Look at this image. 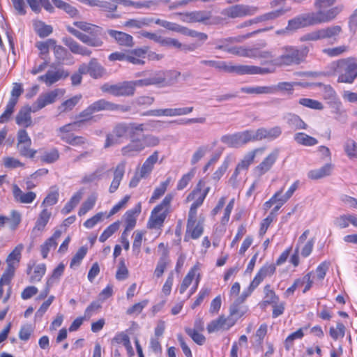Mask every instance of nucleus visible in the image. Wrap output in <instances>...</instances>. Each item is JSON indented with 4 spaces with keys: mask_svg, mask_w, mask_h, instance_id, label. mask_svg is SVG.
Instances as JSON below:
<instances>
[{
    "mask_svg": "<svg viewBox=\"0 0 357 357\" xmlns=\"http://www.w3.org/2000/svg\"><path fill=\"white\" fill-rule=\"evenodd\" d=\"M104 93L114 96H132L135 93L134 84L131 81H124L115 84L105 83L100 87Z\"/></svg>",
    "mask_w": 357,
    "mask_h": 357,
    "instance_id": "8",
    "label": "nucleus"
},
{
    "mask_svg": "<svg viewBox=\"0 0 357 357\" xmlns=\"http://www.w3.org/2000/svg\"><path fill=\"white\" fill-rule=\"evenodd\" d=\"M125 136H128V123H121L117 124L114 128L112 133L107 135L105 148L118 144L119 139Z\"/></svg>",
    "mask_w": 357,
    "mask_h": 357,
    "instance_id": "13",
    "label": "nucleus"
},
{
    "mask_svg": "<svg viewBox=\"0 0 357 357\" xmlns=\"http://www.w3.org/2000/svg\"><path fill=\"white\" fill-rule=\"evenodd\" d=\"M281 55L271 62L276 66H291L298 64L303 60V57L307 53L308 50L304 47L301 50L294 46H285L282 48Z\"/></svg>",
    "mask_w": 357,
    "mask_h": 357,
    "instance_id": "5",
    "label": "nucleus"
},
{
    "mask_svg": "<svg viewBox=\"0 0 357 357\" xmlns=\"http://www.w3.org/2000/svg\"><path fill=\"white\" fill-rule=\"evenodd\" d=\"M35 31L40 38H45L52 33L53 29L50 25L40 21L35 24Z\"/></svg>",
    "mask_w": 357,
    "mask_h": 357,
    "instance_id": "63",
    "label": "nucleus"
},
{
    "mask_svg": "<svg viewBox=\"0 0 357 357\" xmlns=\"http://www.w3.org/2000/svg\"><path fill=\"white\" fill-rule=\"evenodd\" d=\"M63 93L64 90L56 89L48 93L40 95L33 105V112H35L45 107L46 105L54 102L58 96L59 94L63 95Z\"/></svg>",
    "mask_w": 357,
    "mask_h": 357,
    "instance_id": "14",
    "label": "nucleus"
},
{
    "mask_svg": "<svg viewBox=\"0 0 357 357\" xmlns=\"http://www.w3.org/2000/svg\"><path fill=\"white\" fill-rule=\"evenodd\" d=\"M221 142L231 148H239L237 132L222 135Z\"/></svg>",
    "mask_w": 357,
    "mask_h": 357,
    "instance_id": "64",
    "label": "nucleus"
},
{
    "mask_svg": "<svg viewBox=\"0 0 357 357\" xmlns=\"http://www.w3.org/2000/svg\"><path fill=\"white\" fill-rule=\"evenodd\" d=\"M175 15H180L181 20L186 23L203 22L211 18V13L206 10L177 13Z\"/></svg>",
    "mask_w": 357,
    "mask_h": 357,
    "instance_id": "17",
    "label": "nucleus"
},
{
    "mask_svg": "<svg viewBox=\"0 0 357 357\" xmlns=\"http://www.w3.org/2000/svg\"><path fill=\"white\" fill-rule=\"evenodd\" d=\"M282 128L280 126H275L271 128H259L255 131L256 141L267 139L273 141L282 135Z\"/></svg>",
    "mask_w": 357,
    "mask_h": 357,
    "instance_id": "18",
    "label": "nucleus"
},
{
    "mask_svg": "<svg viewBox=\"0 0 357 357\" xmlns=\"http://www.w3.org/2000/svg\"><path fill=\"white\" fill-rule=\"evenodd\" d=\"M24 248L22 244L17 245L15 249L8 255L6 263L8 267H15L14 262L19 263L21 259V252Z\"/></svg>",
    "mask_w": 357,
    "mask_h": 357,
    "instance_id": "50",
    "label": "nucleus"
},
{
    "mask_svg": "<svg viewBox=\"0 0 357 357\" xmlns=\"http://www.w3.org/2000/svg\"><path fill=\"white\" fill-rule=\"evenodd\" d=\"M119 227H120V222L119 220L111 224L101 234V235L99 237V241L101 243H104L105 241H106L111 236H112L119 229Z\"/></svg>",
    "mask_w": 357,
    "mask_h": 357,
    "instance_id": "58",
    "label": "nucleus"
},
{
    "mask_svg": "<svg viewBox=\"0 0 357 357\" xmlns=\"http://www.w3.org/2000/svg\"><path fill=\"white\" fill-rule=\"evenodd\" d=\"M265 151V148L261 147L255 149L247 154L245 155L243 158L241 160L240 162L238 163V168H242L243 169H248L249 166L254 162L255 156L258 153L262 154Z\"/></svg>",
    "mask_w": 357,
    "mask_h": 357,
    "instance_id": "39",
    "label": "nucleus"
},
{
    "mask_svg": "<svg viewBox=\"0 0 357 357\" xmlns=\"http://www.w3.org/2000/svg\"><path fill=\"white\" fill-rule=\"evenodd\" d=\"M335 72L338 75L337 82L352 84L357 77V61L354 57L338 60L335 63Z\"/></svg>",
    "mask_w": 357,
    "mask_h": 357,
    "instance_id": "4",
    "label": "nucleus"
},
{
    "mask_svg": "<svg viewBox=\"0 0 357 357\" xmlns=\"http://www.w3.org/2000/svg\"><path fill=\"white\" fill-rule=\"evenodd\" d=\"M59 188L56 186H52L50 191L44 199L42 205L53 206L56 204L59 199Z\"/></svg>",
    "mask_w": 357,
    "mask_h": 357,
    "instance_id": "57",
    "label": "nucleus"
},
{
    "mask_svg": "<svg viewBox=\"0 0 357 357\" xmlns=\"http://www.w3.org/2000/svg\"><path fill=\"white\" fill-rule=\"evenodd\" d=\"M321 39H333L337 40V38L342 32V26L340 25H332L319 29Z\"/></svg>",
    "mask_w": 357,
    "mask_h": 357,
    "instance_id": "29",
    "label": "nucleus"
},
{
    "mask_svg": "<svg viewBox=\"0 0 357 357\" xmlns=\"http://www.w3.org/2000/svg\"><path fill=\"white\" fill-rule=\"evenodd\" d=\"M79 71L81 73L89 74L93 79L101 78L106 74V70L95 58L91 59L88 64H81Z\"/></svg>",
    "mask_w": 357,
    "mask_h": 357,
    "instance_id": "12",
    "label": "nucleus"
},
{
    "mask_svg": "<svg viewBox=\"0 0 357 357\" xmlns=\"http://www.w3.org/2000/svg\"><path fill=\"white\" fill-rule=\"evenodd\" d=\"M201 64L208 66L215 69L225 70L227 72H235L236 73V66H228L224 61H214V60H202Z\"/></svg>",
    "mask_w": 357,
    "mask_h": 357,
    "instance_id": "44",
    "label": "nucleus"
},
{
    "mask_svg": "<svg viewBox=\"0 0 357 357\" xmlns=\"http://www.w3.org/2000/svg\"><path fill=\"white\" fill-rule=\"evenodd\" d=\"M63 43L67 46L72 53L89 56L91 51L88 48L80 45L77 42L70 37H65L62 39Z\"/></svg>",
    "mask_w": 357,
    "mask_h": 357,
    "instance_id": "24",
    "label": "nucleus"
},
{
    "mask_svg": "<svg viewBox=\"0 0 357 357\" xmlns=\"http://www.w3.org/2000/svg\"><path fill=\"white\" fill-rule=\"evenodd\" d=\"M238 139L239 147L248 144L250 142H255V131L247 130L243 132H238Z\"/></svg>",
    "mask_w": 357,
    "mask_h": 357,
    "instance_id": "52",
    "label": "nucleus"
},
{
    "mask_svg": "<svg viewBox=\"0 0 357 357\" xmlns=\"http://www.w3.org/2000/svg\"><path fill=\"white\" fill-rule=\"evenodd\" d=\"M236 73L238 75H265L275 71L273 68H261L255 66L240 65L236 66Z\"/></svg>",
    "mask_w": 357,
    "mask_h": 357,
    "instance_id": "21",
    "label": "nucleus"
},
{
    "mask_svg": "<svg viewBox=\"0 0 357 357\" xmlns=\"http://www.w3.org/2000/svg\"><path fill=\"white\" fill-rule=\"evenodd\" d=\"M91 109L92 112L94 113L98 112L100 111L107 110V111H122V112H128L129 110V107L123 106L113 103L112 102L107 101L105 99H100L93 102L92 104L89 105Z\"/></svg>",
    "mask_w": 357,
    "mask_h": 357,
    "instance_id": "15",
    "label": "nucleus"
},
{
    "mask_svg": "<svg viewBox=\"0 0 357 357\" xmlns=\"http://www.w3.org/2000/svg\"><path fill=\"white\" fill-rule=\"evenodd\" d=\"M210 191V187H205V182L200 180L196 187L188 194L186 202H192L188 213L197 214V208L201 206Z\"/></svg>",
    "mask_w": 357,
    "mask_h": 357,
    "instance_id": "6",
    "label": "nucleus"
},
{
    "mask_svg": "<svg viewBox=\"0 0 357 357\" xmlns=\"http://www.w3.org/2000/svg\"><path fill=\"white\" fill-rule=\"evenodd\" d=\"M16 123L19 126L27 128L32 124L31 117V108L22 109L16 116Z\"/></svg>",
    "mask_w": 357,
    "mask_h": 357,
    "instance_id": "41",
    "label": "nucleus"
},
{
    "mask_svg": "<svg viewBox=\"0 0 357 357\" xmlns=\"http://www.w3.org/2000/svg\"><path fill=\"white\" fill-rule=\"evenodd\" d=\"M65 269V265L63 263H60L52 271V273L50 278H47V282L49 285H54L58 282L59 278L63 275Z\"/></svg>",
    "mask_w": 357,
    "mask_h": 357,
    "instance_id": "59",
    "label": "nucleus"
},
{
    "mask_svg": "<svg viewBox=\"0 0 357 357\" xmlns=\"http://www.w3.org/2000/svg\"><path fill=\"white\" fill-rule=\"evenodd\" d=\"M294 141L302 146H313L318 144V140L304 132H297L294 135Z\"/></svg>",
    "mask_w": 357,
    "mask_h": 357,
    "instance_id": "43",
    "label": "nucleus"
},
{
    "mask_svg": "<svg viewBox=\"0 0 357 357\" xmlns=\"http://www.w3.org/2000/svg\"><path fill=\"white\" fill-rule=\"evenodd\" d=\"M40 158L43 162L53 163L59 158V152L57 149L53 148L49 151H45Z\"/></svg>",
    "mask_w": 357,
    "mask_h": 357,
    "instance_id": "55",
    "label": "nucleus"
},
{
    "mask_svg": "<svg viewBox=\"0 0 357 357\" xmlns=\"http://www.w3.org/2000/svg\"><path fill=\"white\" fill-rule=\"evenodd\" d=\"M170 182L171 178L169 177L165 181L160 183V185L155 188L153 195L149 199V203H153L160 197H162L165 193Z\"/></svg>",
    "mask_w": 357,
    "mask_h": 357,
    "instance_id": "49",
    "label": "nucleus"
},
{
    "mask_svg": "<svg viewBox=\"0 0 357 357\" xmlns=\"http://www.w3.org/2000/svg\"><path fill=\"white\" fill-rule=\"evenodd\" d=\"M61 235V231L56 230L50 238H49L43 245H41L40 251L43 259L47 258L51 249L56 248L57 245L56 240L60 238Z\"/></svg>",
    "mask_w": 357,
    "mask_h": 357,
    "instance_id": "33",
    "label": "nucleus"
},
{
    "mask_svg": "<svg viewBox=\"0 0 357 357\" xmlns=\"http://www.w3.org/2000/svg\"><path fill=\"white\" fill-rule=\"evenodd\" d=\"M147 53V47L137 48L132 50L126 56V61L134 65H143L144 61L142 59L145 58Z\"/></svg>",
    "mask_w": 357,
    "mask_h": 357,
    "instance_id": "30",
    "label": "nucleus"
},
{
    "mask_svg": "<svg viewBox=\"0 0 357 357\" xmlns=\"http://www.w3.org/2000/svg\"><path fill=\"white\" fill-rule=\"evenodd\" d=\"M174 199V195L168 193L165 198L151 211V216L147 222L149 229H160L170 213L171 203Z\"/></svg>",
    "mask_w": 357,
    "mask_h": 357,
    "instance_id": "3",
    "label": "nucleus"
},
{
    "mask_svg": "<svg viewBox=\"0 0 357 357\" xmlns=\"http://www.w3.org/2000/svg\"><path fill=\"white\" fill-rule=\"evenodd\" d=\"M145 149V145L141 140H130V143L123 147L122 154L125 156H133L142 151Z\"/></svg>",
    "mask_w": 357,
    "mask_h": 357,
    "instance_id": "32",
    "label": "nucleus"
},
{
    "mask_svg": "<svg viewBox=\"0 0 357 357\" xmlns=\"http://www.w3.org/2000/svg\"><path fill=\"white\" fill-rule=\"evenodd\" d=\"M290 10V8H280L276 10L271 11L268 13H266L264 15H261L259 17H257L255 20H250L248 22L245 23V25L251 24L252 23H257L259 22H264V21H271L274 20L282 15H284L287 12Z\"/></svg>",
    "mask_w": 357,
    "mask_h": 357,
    "instance_id": "28",
    "label": "nucleus"
},
{
    "mask_svg": "<svg viewBox=\"0 0 357 357\" xmlns=\"http://www.w3.org/2000/svg\"><path fill=\"white\" fill-rule=\"evenodd\" d=\"M204 230V219L198 220L197 214L188 213L184 241L188 242L190 239H198L203 234Z\"/></svg>",
    "mask_w": 357,
    "mask_h": 357,
    "instance_id": "7",
    "label": "nucleus"
},
{
    "mask_svg": "<svg viewBox=\"0 0 357 357\" xmlns=\"http://www.w3.org/2000/svg\"><path fill=\"white\" fill-rule=\"evenodd\" d=\"M51 217V213L47 209H43L39 214V216L36 222L33 227V231H42L47 225L50 218Z\"/></svg>",
    "mask_w": 357,
    "mask_h": 357,
    "instance_id": "48",
    "label": "nucleus"
},
{
    "mask_svg": "<svg viewBox=\"0 0 357 357\" xmlns=\"http://www.w3.org/2000/svg\"><path fill=\"white\" fill-rule=\"evenodd\" d=\"M146 125L144 123H137L135 122L128 123V137L130 140H139L138 137L144 131L146 130Z\"/></svg>",
    "mask_w": 357,
    "mask_h": 357,
    "instance_id": "38",
    "label": "nucleus"
},
{
    "mask_svg": "<svg viewBox=\"0 0 357 357\" xmlns=\"http://www.w3.org/2000/svg\"><path fill=\"white\" fill-rule=\"evenodd\" d=\"M86 253L87 248L84 246L81 247L72 258L70 264V267L71 268L78 267L80 265L84 257L86 256Z\"/></svg>",
    "mask_w": 357,
    "mask_h": 357,
    "instance_id": "61",
    "label": "nucleus"
},
{
    "mask_svg": "<svg viewBox=\"0 0 357 357\" xmlns=\"http://www.w3.org/2000/svg\"><path fill=\"white\" fill-rule=\"evenodd\" d=\"M125 173V164H119L114 172V178L109 186V191L110 193H114L119 188L120 183Z\"/></svg>",
    "mask_w": 357,
    "mask_h": 357,
    "instance_id": "37",
    "label": "nucleus"
},
{
    "mask_svg": "<svg viewBox=\"0 0 357 357\" xmlns=\"http://www.w3.org/2000/svg\"><path fill=\"white\" fill-rule=\"evenodd\" d=\"M341 102L340 101L335 102V107L333 113L335 114V119L341 123H346L348 120V116L344 109L341 108Z\"/></svg>",
    "mask_w": 357,
    "mask_h": 357,
    "instance_id": "62",
    "label": "nucleus"
},
{
    "mask_svg": "<svg viewBox=\"0 0 357 357\" xmlns=\"http://www.w3.org/2000/svg\"><path fill=\"white\" fill-rule=\"evenodd\" d=\"M33 267L31 265L28 266L26 273L28 275L31 274L30 276L29 281L31 283L40 282L45 274L46 266L45 264H40L33 266V272L31 273Z\"/></svg>",
    "mask_w": 357,
    "mask_h": 357,
    "instance_id": "35",
    "label": "nucleus"
},
{
    "mask_svg": "<svg viewBox=\"0 0 357 357\" xmlns=\"http://www.w3.org/2000/svg\"><path fill=\"white\" fill-rule=\"evenodd\" d=\"M153 23V17H142L129 19L124 22L123 25L130 29H141L151 26Z\"/></svg>",
    "mask_w": 357,
    "mask_h": 357,
    "instance_id": "23",
    "label": "nucleus"
},
{
    "mask_svg": "<svg viewBox=\"0 0 357 357\" xmlns=\"http://www.w3.org/2000/svg\"><path fill=\"white\" fill-rule=\"evenodd\" d=\"M82 98V95L79 94L63 102L59 107V113H66L71 111Z\"/></svg>",
    "mask_w": 357,
    "mask_h": 357,
    "instance_id": "46",
    "label": "nucleus"
},
{
    "mask_svg": "<svg viewBox=\"0 0 357 357\" xmlns=\"http://www.w3.org/2000/svg\"><path fill=\"white\" fill-rule=\"evenodd\" d=\"M257 7L237 4L224 9L222 11V14L231 18H237L253 15L257 13Z\"/></svg>",
    "mask_w": 357,
    "mask_h": 357,
    "instance_id": "9",
    "label": "nucleus"
},
{
    "mask_svg": "<svg viewBox=\"0 0 357 357\" xmlns=\"http://www.w3.org/2000/svg\"><path fill=\"white\" fill-rule=\"evenodd\" d=\"M73 24L78 29L89 33L86 34L71 26H68L67 30L83 43L94 47L102 45L103 41L100 37L102 30L101 27L82 21L75 22Z\"/></svg>",
    "mask_w": 357,
    "mask_h": 357,
    "instance_id": "2",
    "label": "nucleus"
},
{
    "mask_svg": "<svg viewBox=\"0 0 357 357\" xmlns=\"http://www.w3.org/2000/svg\"><path fill=\"white\" fill-rule=\"evenodd\" d=\"M280 150H273L257 166L253 169V174L255 176L261 177L273 167L278 158Z\"/></svg>",
    "mask_w": 357,
    "mask_h": 357,
    "instance_id": "10",
    "label": "nucleus"
},
{
    "mask_svg": "<svg viewBox=\"0 0 357 357\" xmlns=\"http://www.w3.org/2000/svg\"><path fill=\"white\" fill-rule=\"evenodd\" d=\"M159 152L155 151L150 156H149L143 163L140 172L141 177H147L153 171L155 164L158 162Z\"/></svg>",
    "mask_w": 357,
    "mask_h": 357,
    "instance_id": "31",
    "label": "nucleus"
},
{
    "mask_svg": "<svg viewBox=\"0 0 357 357\" xmlns=\"http://www.w3.org/2000/svg\"><path fill=\"white\" fill-rule=\"evenodd\" d=\"M12 190L13 197L17 202L31 204L36 198V194L34 192H24L16 184L13 185Z\"/></svg>",
    "mask_w": 357,
    "mask_h": 357,
    "instance_id": "22",
    "label": "nucleus"
},
{
    "mask_svg": "<svg viewBox=\"0 0 357 357\" xmlns=\"http://www.w3.org/2000/svg\"><path fill=\"white\" fill-rule=\"evenodd\" d=\"M344 10L342 3L331 7L328 10H316L303 13L289 20L286 30H296L303 27L326 24L334 21Z\"/></svg>",
    "mask_w": 357,
    "mask_h": 357,
    "instance_id": "1",
    "label": "nucleus"
},
{
    "mask_svg": "<svg viewBox=\"0 0 357 357\" xmlns=\"http://www.w3.org/2000/svg\"><path fill=\"white\" fill-rule=\"evenodd\" d=\"M284 119L289 126L294 130H305L307 128V124L296 114H288Z\"/></svg>",
    "mask_w": 357,
    "mask_h": 357,
    "instance_id": "42",
    "label": "nucleus"
},
{
    "mask_svg": "<svg viewBox=\"0 0 357 357\" xmlns=\"http://www.w3.org/2000/svg\"><path fill=\"white\" fill-rule=\"evenodd\" d=\"M218 48L238 56L250 58V56H252L251 54L252 47L245 46L225 47L223 45H219Z\"/></svg>",
    "mask_w": 357,
    "mask_h": 357,
    "instance_id": "34",
    "label": "nucleus"
},
{
    "mask_svg": "<svg viewBox=\"0 0 357 357\" xmlns=\"http://www.w3.org/2000/svg\"><path fill=\"white\" fill-rule=\"evenodd\" d=\"M83 192L79 190L77 192H75L69 202L66 203V204L64 206V207L61 210V213L64 215L68 214L70 213L73 208L79 204L80 202L82 197Z\"/></svg>",
    "mask_w": 357,
    "mask_h": 357,
    "instance_id": "47",
    "label": "nucleus"
},
{
    "mask_svg": "<svg viewBox=\"0 0 357 357\" xmlns=\"http://www.w3.org/2000/svg\"><path fill=\"white\" fill-rule=\"evenodd\" d=\"M31 139L24 129H21L17 132V148L20 154L23 156L33 158L36 153V150L31 149Z\"/></svg>",
    "mask_w": 357,
    "mask_h": 357,
    "instance_id": "11",
    "label": "nucleus"
},
{
    "mask_svg": "<svg viewBox=\"0 0 357 357\" xmlns=\"http://www.w3.org/2000/svg\"><path fill=\"white\" fill-rule=\"evenodd\" d=\"M241 91L248 94H271V85L243 87Z\"/></svg>",
    "mask_w": 357,
    "mask_h": 357,
    "instance_id": "51",
    "label": "nucleus"
},
{
    "mask_svg": "<svg viewBox=\"0 0 357 357\" xmlns=\"http://www.w3.org/2000/svg\"><path fill=\"white\" fill-rule=\"evenodd\" d=\"M104 170H105V167H101L98 168L93 172L85 175L82 179V183H92L96 181L100 180L103 175Z\"/></svg>",
    "mask_w": 357,
    "mask_h": 357,
    "instance_id": "60",
    "label": "nucleus"
},
{
    "mask_svg": "<svg viewBox=\"0 0 357 357\" xmlns=\"http://www.w3.org/2000/svg\"><path fill=\"white\" fill-rule=\"evenodd\" d=\"M344 151L346 155L350 158L357 159V142L349 138L344 144Z\"/></svg>",
    "mask_w": 357,
    "mask_h": 357,
    "instance_id": "53",
    "label": "nucleus"
},
{
    "mask_svg": "<svg viewBox=\"0 0 357 357\" xmlns=\"http://www.w3.org/2000/svg\"><path fill=\"white\" fill-rule=\"evenodd\" d=\"M97 196L96 195H91L82 203L81 207L79 209L78 215L82 216L85 215L89 211L91 210L96 202Z\"/></svg>",
    "mask_w": 357,
    "mask_h": 357,
    "instance_id": "56",
    "label": "nucleus"
},
{
    "mask_svg": "<svg viewBox=\"0 0 357 357\" xmlns=\"http://www.w3.org/2000/svg\"><path fill=\"white\" fill-rule=\"evenodd\" d=\"M54 6L61 10H63L70 17H75L78 14V10L72 5L62 0H52Z\"/></svg>",
    "mask_w": 357,
    "mask_h": 357,
    "instance_id": "54",
    "label": "nucleus"
},
{
    "mask_svg": "<svg viewBox=\"0 0 357 357\" xmlns=\"http://www.w3.org/2000/svg\"><path fill=\"white\" fill-rule=\"evenodd\" d=\"M199 268L197 266H194L187 273V275L183 278L180 287H179V293L183 294L186 289L189 287V286L192 284V280L197 277V274L199 273Z\"/></svg>",
    "mask_w": 357,
    "mask_h": 357,
    "instance_id": "40",
    "label": "nucleus"
},
{
    "mask_svg": "<svg viewBox=\"0 0 357 357\" xmlns=\"http://www.w3.org/2000/svg\"><path fill=\"white\" fill-rule=\"evenodd\" d=\"M333 165L326 164L319 169L311 170L308 172V177L311 179H319L329 176L332 172Z\"/></svg>",
    "mask_w": 357,
    "mask_h": 357,
    "instance_id": "45",
    "label": "nucleus"
},
{
    "mask_svg": "<svg viewBox=\"0 0 357 357\" xmlns=\"http://www.w3.org/2000/svg\"><path fill=\"white\" fill-rule=\"evenodd\" d=\"M108 34L113 38L119 45L130 47L134 45L133 37L128 33L110 29L108 30Z\"/></svg>",
    "mask_w": 357,
    "mask_h": 357,
    "instance_id": "25",
    "label": "nucleus"
},
{
    "mask_svg": "<svg viewBox=\"0 0 357 357\" xmlns=\"http://www.w3.org/2000/svg\"><path fill=\"white\" fill-rule=\"evenodd\" d=\"M169 262L170 260L169 258V251L167 248H165V250H162V255L157 263L155 269L154 271L155 276L158 278H160L164 273Z\"/></svg>",
    "mask_w": 357,
    "mask_h": 357,
    "instance_id": "36",
    "label": "nucleus"
},
{
    "mask_svg": "<svg viewBox=\"0 0 357 357\" xmlns=\"http://www.w3.org/2000/svg\"><path fill=\"white\" fill-rule=\"evenodd\" d=\"M142 211L141 203L137 204L134 208L127 211L124 215L125 229L126 231L132 230L137 223V218L140 214Z\"/></svg>",
    "mask_w": 357,
    "mask_h": 357,
    "instance_id": "19",
    "label": "nucleus"
},
{
    "mask_svg": "<svg viewBox=\"0 0 357 357\" xmlns=\"http://www.w3.org/2000/svg\"><path fill=\"white\" fill-rule=\"evenodd\" d=\"M235 324V320L231 317H225L223 315L220 316L218 319L211 321L206 327L208 333L222 330L227 331Z\"/></svg>",
    "mask_w": 357,
    "mask_h": 357,
    "instance_id": "16",
    "label": "nucleus"
},
{
    "mask_svg": "<svg viewBox=\"0 0 357 357\" xmlns=\"http://www.w3.org/2000/svg\"><path fill=\"white\" fill-rule=\"evenodd\" d=\"M302 83L297 82H280L277 84L271 85V94L282 93L291 95L296 86H301Z\"/></svg>",
    "mask_w": 357,
    "mask_h": 357,
    "instance_id": "26",
    "label": "nucleus"
},
{
    "mask_svg": "<svg viewBox=\"0 0 357 357\" xmlns=\"http://www.w3.org/2000/svg\"><path fill=\"white\" fill-rule=\"evenodd\" d=\"M119 2L117 0L100 1L99 8L106 12V17L109 19H119L121 15L116 13Z\"/></svg>",
    "mask_w": 357,
    "mask_h": 357,
    "instance_id": "27",
    "label": "nucleus"
},
{
    "mask_svg": "<svg viewBox=\"0 0 357 357\" xmlns=\"http://www.w3.org/2000/svg\"><path fill=\"white\" fill-rule=\"evenodd\" d=\"M68 76V73L63 70L58 69L56 70H48L45 75L38 77V80L45 82L47 86H50Z\"/></svg>",
    "mask_w": 357,
    "mask_h": 357,
    "instance_id": "20",
    "label": "nucleus"
}]
</instances>
